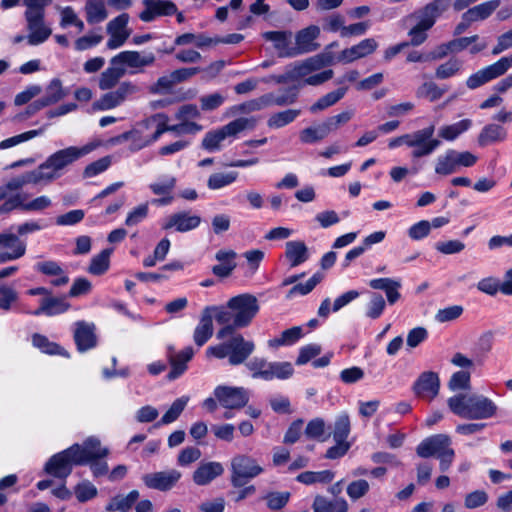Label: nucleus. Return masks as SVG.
Masks as SVG:
<instances>
[{"label": "nucleus", "mask_w": 512, "mask_h": 512, "mask_svg": "<svg viewBox=\"0 0 512 512\" xmlns=\"http://www.w3.org/2000/svg\"><path fill=\"white\" fill-rule=\"evenodd\" d=\"M155 55L152 52L141 53L138 51H122L111 58V64H119L121 67L141 71L145 67L155 63Z\"/></svg>", "instance_id": "nucleus-16"}, {"label": "nucleus", "mask_w": 512, "mask_h": 512, "mask_svg": "<svg viewBox=\"0 0 512 512\" xmlns=\"http://www.w3.org/2000/svg\"><path fill=\"white\" fill-rule=\"evenodd\" d=\"M130 133L131 150L138 151L154 143L146 119L138 123Z\"/></svg>", "instance_id": "nucleus-34"}, {"label": "nucleus", "mask_w": 512, "mask_h": 512, "mask_svg": "<svg viewBox=\"0 0 512 512\" xmlns=\"http://www.w3.org/2000/svg\"><path fill=\"white\" fill-rule=\"evenodd\" d=\"M259 309L257 298L249 293L230 298L226 305H215V320L222 325L217 332V338L225 339L236 329L249 326Z\"/></svg>", "instance_id": "nucleus-1"}, {"label": "nucleus", "mask_w": 512, "mask_h": 512, "mask_svg": "<svg viewBox=\"0 0 512 512\" xmlns=\"http://www.w3.org/2000/svg\"><path fill=\"white\" fill-rule=\"evenodd\" d=\"M350 433V419L347 414L337 417L334 425L333 438L335 441H346Z\"/></svg>", "instance_id": "nucleus-63"}, {"label": "nucleus", "mask_w": 512, "mask_h": 512, "mask_svg": "<svg viewBox=\"0 0 512 512\" xmlns=\"http://www.w3.org/2000/svg\"><path fill=\"white\" fill-rule=\"evenodd\" d=\"M236 256L237 254L233 250H219L215 258L220 263L212 267L213 274L220 278L229 277L236 268Z\"/></svg>", "instance_id": "nucleus-32"}, {"label": "nucleus", "mask_w": 512, "mask_h": 512, "mask_svg": "<svg viewBox=\"0 0 512 512\" xmlns=\"http://www.w3.org/2000/svg\"><path fill=\"white\" fill-rule=\"evenodd\" d=\"M129 22V15L123 13L107 24V32L110 38L107 42L109 49H117L122 46L128 39L130 33L127 30V24Z\"/></svg>", "instance_id": "nucleus-19"}, {"label": "nucleus", "mask_w": 512, "mask_h": 512, "mask_svg": "<svg viewBox=\"0 0 512 512\" xmlns=\"http://www.w3.org/2000/svg\"><path fill=\"white\" fill-rule=\"evenodd\" d=\"M506 138L507 131L504 127L498 124H487L478 135V144L484 147L492 143L505 141Z\"/></svg>", "instance_id": "nucleus-39"}, {"label": "nucleus", "mask_w": 512, "mask_h": 512, "mask_svg": "<svg viewBox=\"0 0 512 512\" xmlns=\"http://www.w3.org/2000/svg\"><path fill=\"white\" fill-rule=\"evenodd\" d=\"M319 34L320 29L315 25L308 26L298 31L295 35L294 46V51L297 52V56L316 51L319 48V44L316 42Z\"/></svg>", "instance_id": "nucleus-26"}, {"label": "nucleus", "mask_w": 512, "mask_h": 512, "mask_svg": "<svg viewBox=\"0 0 512 512\" xmlns=\"http://www.w3.org/2000/svg\"><path fill=\"white\" fill-rule=\"evenodd\" d=\"M445 92V89L440 88L436 83L430 81L423 83L417 89L416 95L419 98H426L430 102H434L440 99Z\"/></svg>", "instance_id": "nucleus-59"}, {"label": "nucleus", "mask_w": 512, "mask_h": 512, "mask_svg": "<svg viewBox=\"0 0 512 512\" xmlns=\"http://www.w3.org/2000/svg\"><path fill=\"white\" fill-rule=\"evenodd\" d=\"M511 67L512 57H502L497 62L469 76L466 81V85L470 89H476L485 83L504 75Z\"/></svg>", "instance_id": "nucleus-14"}, {"label": "nucleus", "mask_w": 512, "mask_h": 512, "mask_svg": "<svg viewBox=\"0 0 512 512\" xmlns=\"http://www.w3.org/2000/svg\"><path fill=\"white\" fill-rule=\"evenodd\" d=\"M347 87H340L320 97L309 110L311 113H318L338 103L346 94Z\"/></svg>", "instance_id": "nucleus-44"}, {"label": "nucleus", "mask_w": 512, "mask_h": 512, "mask_svg": "<svg viewBox=\"0 0 512 512\" xmlns=\"http://www.w3.org/2000/svg\"><path fill=\"white\" fill-rule=\"evenodd\" d=\"M268 107V98L265 95H262L259 98L249 100L242 104L235 105L230 108V111L233 115L239 113H252L256 111H260Z\"/></svg>", "instance_id": "nucleus-54"}, {"label": "nucleus", "mask_w": 512, "mask_h": 512, "mask_svg": "<svg viewBox=\"0 0 512 512\" xmlns=\"http://www.w3.org/2000/svg\"><path fill=\"white\" fill-rule=\"evenodd\" d=\"M70 308V304L65 300V298L61 297H53L47 295L40 301V306L33 312L32 315H46V316H55L58 314H62L66 312Z\"/></svg>", "instance_id": "nucleus-31"}, {"label": "nucleus", "mask_w": 512, "mask_h": 512, "mask_svg": "<svg viewBox=\"0 0 512 512\" xmlns=\"http://www.w3.org/2000/svg\"><path fill=\"white\" fill-rule=\"evenodd\" d=\"M268 373L269 381L274 378L284 380L293 375L294 369L290 362H271Z\"/></svg>", "instance_id": "nucleus-61"}, {"label": "nucleus", "mask_w": 512, "mask_h": 512, "mask_svg": "<svg viewBox=\"0 0 512 512\" xmlns=\"http://www.w3.org/2000/svg\"><path fill=\"white\" fill-rule=\"evenodd\" d=\"M28 195L15 193L0 205V215L8 214L16 209L26 212H40L49 208L52 204L48 196L42 195L31 201H27Z\"/></svg>", "instance_id": "nucleus-11"}, {"label": "nucleus", "mask_w": 512, "mask_h": 512, "mask_svg": "<svg viewBox=\"0 0 512 512\" xmlns=\"http://www.w3.org/2000/svg\"><path fill=\"white\" fill-rule=\"evenodd\" d=\"M112 251V249H104L99 254L95 255L91 259L88 272L97 276L104 274L109 269Z\"/></svg>", "instance_id": "nucleus-52"}, {"label": "nucleus", "mask_w": 512, "mask_h": 512, "mask_svg": "<svg viewBox=\"0 0 512 512\" xmlns=\"http://www.w3.org/2000/svg\"><path fill=\"white\" fill-rule=\"evenodd\" d=\"M369 287L374 290H382L385 292L387 302L394 305L401 298L399 290L402 287L401 280L394 278H375L368 283Z\"/></svg>", "instance_id": "nucleus-29"}, {"label": "nucleus", "mask_w": 512, "mask_h": 512, "mask_svg": "<svg viewBox=\"0 0 512 512\" xmlns=\"http://www.w3.org/2000/svg\"><path fill=\"white\" fill-rule=\"evenodd\" d=\"M301 113L299 109H287L273 113L267 120V125L272 129L282 128L292 123Z\"/></svg>", "instance_id": "nucleus-48"}, {"label": "nucleus", "mask_w": 512, "mask_h": 512, "mask_svg": "<svg viewBox=\"0 0 512 512\" xmlns=\"http://www.w3.org/2000/svg\"><path fill=\"white\" fill-rule=\"evenodd\" d=\"M462 65V61L459 59H450L436 68L435 77L437 79L453 77L461 71Z\"/></svg>", "instance_id": "nucleus-60"}, {"label": "nucleus", "mask_w": 512, "mask_h": 512, "mask_svg": "<svg viewBox=\"0 0 512 512\" xmlns=\"http://www.w3.org/2000/svg\"><path fill=\"white\" fill-rule=\"evenodd\" d=\"M145 9L139 14L143 22H151L158 16H169L177 13L176 5L169 0H143Z\"/></svg>", "instance_id": "nucleus-22"}, {"label": "nucleus", "mask_w": 512, "mask_h": 512, "mask_svg": "<svg viewBox=\"0 0 512 512\" xmlns=\"http://www.w3.org/2000/svg\"><path fill=\"white\" fill-rule=\"evenodd\" d=\"M180 478L181 473L176 469H171L145 474L143 475L142 480L150 489L168 491L176 485Z\"/></svg>", "instance_id": "nucleus-17"}, {"label": "nucleus", "mask_w": 512, "mask_h": 512, "mask_svg": "<svg viewBox=\"0 0 512 512\" xmlns=\"http://www.w3.org/2000/svg\"><path fill=\"white\" fill-rule=\"evenodd\" d=\"M285 257L291 268L297 267L309 259L308 247L303 241H288L285 244Z\"/></svg>", "instance_id": "nucleus-33"}, {"label": "nucleus", "mask_w": 512, "mask_h": 512, "mask_svg": "<svg viewBox=\"0 0 512 512\" xmlns=\"http://www.w3.org/2000/svg\"><path fill=\"white\" fill-rule=\"evenodd\" d=\"M98 145V143L90 142L82 147L69 146L48 156L47 159L36 168L43 181V185H48L60 178L68 166L91 153Z\"/></svg>", "instance_id": "nucleus-3"}, {"label": "nucleus", "mask_w": 512, "mask_h": 512, "mask_svg": "<svg viewBox=\"0 0 512 512\" xmlns=\"http://www.w3.org/2000/svg\"><path fill=\"white\" fill-rule=\"evenodd\" d=\"M330 134L325 123L315 127H307L300 132L299 138L302 143L313 144L326 138Z\"/></svg>", "instance_id": "nucleus-50"}, {"label": "nucleus", "mask_w": 512, "mask_h": 512, "mask_svg": "<svg viewBox=\"0 0 512 512\" xmlns=\"http://www.w3.org/2000/svg\"><path fill=\"white\" fill-rule=\"evenodd\" d=\"M257 125L255 117H239L220 128L208 131L202 139V148L209 151L221 150L223 143H231L244 131L253 130Z\"/></svg>", "instance_id": "nucleus-6"}, {"label": "nucleus", "mask_w": 512, "mask_h": 512, "mask_svg": "<svg viewBox=\"0 0 512 512\" xmlns=\"http://www.w3.org/2000/svg\"><path fill=\"white\" fill-rule=\"evenodd\" d=\"M440 388L439 376L435 372L422 373L413 385L414 393L423 399L431 401L434 399Z\"/></svg>", "instance_id": "nucleus-20"}, {"label": "nucleus", "mask_w": 512, "mask_h": 512, "mask_svg": "<svg viewBox=\"0 0 512 512\" xmlns=\"http://www.w3.org/2000/svg\"><path fill=\"white\" fill-rule=\"evenodd\" d=\"M370 489L369 483L364 479L352 481L346 489L347 495L353 501L364 497Z\"/></svg>", "instance_id": "nucleus-64"}, {"label": "nucleus", "mask_w": 512, "mask_h": 512, "mask_svg": "<svg viewBox=\"0 0 512 512\" xmlns=\"http://www.w3.org/2000/svg\"><path fill=\"white\" fill-rule=\"evenodd\" d=\"M262 37L266 41L273 43L279 57L297 56V52L294 51V46H291V31H267L262 34Z\"/></svg>", "instance_id": "nucleus-27"}, {"label": "nucleus", "mask_w": 512, "mask_h": 512, "mask_svg": "<svg viewBox=\"0 0 512 512\" xmlns=\"http://www.w3.org/2000/svg\"><path fill=\"white\" fill-rule=\"evenodd\" d=\"M331 63V59L323 54L309 57L305 60L295 62L289 66V77L292 81H301L303 86L305 79L312 73L317 72Z\"/></svg>", "instance_id": "nucleus-13"}, {"label": "nucleus", "mask_w": 512, "mask_h": 512, "mask_svg": "<svg viewBox=\"0 0 512 512\" xmlns=\"http://www.w3.org/2000/svg\"><path fill=\"white\" fill-rule=\"evenodd\" d=\"M348 507L344 498L328 499L322 495H316L312 503L313 512H347Z\"/></svg>", "instance_id": "nucleus-35"}, {"label": "nucleus", "mask_w": 512, "mask_h": 512, "mask_svg": "<svg viewBox=\"0 0 512 512\" xmlns=\"http://www.w3.org/2000/svg\"><path fill=\"white\" fill-rule=\"evenodd\" d=\"M435 126L430 125L426 128L408 133V147L413 148L412 158H421L432 154L440 145L438 138H433Z\"/></svg>", "instance_id": "nucleus-9"}, {"label": "nucleus", "mask_w": 512, "mask_h": 512, "mask_svg": "<svg viewBox=\"0 0 512 512\" xmlns=\"http://www.w3.org/2000/svg\"><path fill=\"white\" fill-rule=\"evenodd\" d=\"M223 466L219 462H208L200 465L193 474V481L197 485H206L223 473Z\"/></svg>", "instance_id": "nucleus-36"}, {"label": "nucleus", "mask_w": 512, "mask_h": 512, "mask_svg": "<svg viewBox=\"0 0 512 512\" xmlns=\"http://www.w3.org/2000/svg\"><path fill=\"white\" fill-rule=\"evenodd\" d=\"M87 22L100 23L107 18V11L103 0H87L85 5Z\"/></svg>", "instance_id": "nucleus-47"}, {"label": "nucleus", "mask_w": 512, "mask_h": 512, "mask_svg": "<svg viewBox=\"0 0 512 512\" xmlns=\"http://www.w3.org/2000/svg\"><path fill=\"white\" fill-rule=\"evenodd\" d=\"M52 0H23L26 7L24 18L26 21V41L30 46H38L49 39L52 29L45 22V10Z\"/></svg>", "instance_id": "nucleus-5"}, {"label": "nucleus", "mask_w": 512, "mask_h": 512, "mask_svg": "<svg viewBox=\"0 0 512 512\" xmlns=\"http://www.w3.org/2000/svg\"><path fill=\"white\" fill-rule=\"evenodd\" d=\"M335 477L331 470L323 471H305L297 475L296 480L305 485H313L316 483L327 484L330 483Z\"/></svg>", "instance_id": "nucleus-45"}, {"label": "nucleus", "mask_w": 512, "mask_h": 512, "mask_svg": "<svg viewBox=\"0 0 512 512\" xmlns=\"http://www.w3.org/2000/svg\"><path fill=\"white\" fill-rule=\"evenodd\" d=\"M324 279V274L321 272L315 273L310 279H308L305 283L295 284L288 293L289 297H293L295 295H307L310 293L317 284H319Z\"/></svg>", "instance_id": "nucleus-57"}, {"label": "nucleus", "mask_w": 512, "mask_h": 512, "mask_svg": "<svg viewBox=\"0 0 512 512\" xmlns=\"http://www.w3.org/2000/svg\"><path fill=\"white\" fill-rule=\"evenodd\" d=\"M146 124L150 129L155 127L154 132H150L152 139L156 142L165 132L175 133L174 125H169V117L165 113H157L146 118Z\"/></svg>", "instance_id": "nucleus-42"}, {"label": "nucleus", "mask_w": 512, "mask_h": 512, "mask_svg": "<svg viewBox=\"0 0 512 512\" xmlns=\"http://www.w3.org/2000/svg\"><path fill=\"white\" fill-rule=\"evenodd\" d=\"M65 93L63 91L62 83L59 79H53L46 87L45 94L42 98L36 100L30 105V109L38 111L46 106L52 105L63 99Z\"/></svg>", "instance_id": "nucleus-30"}, {"label": "nucleus", "mask_w": 512, "mask_h": 512, "mask_svg": "<svg viewBox=\"0 0 512 512\" xmlns=\"http://www.w3.org/2000/svg\"><path fill=\"white\" fill-rule=\"evenodd\" d=\"M215 313V305L207 306L202 310L199 323L193 333V339L197 346H203L212 337Z\"/></svg>", "instance_id": "nucleus-23"}, {"label": "nucleus", "mask_w": 512, "mask_h": 512, "mask_svg": "<svg viewBox=\"0 0 512 512\" xmlns=\"http://www.w3.org/2000/svg\"><path fill=\"white\" fill-rule=\"evenodd\" d=\"M213 394L225 410H240L247 406L250 399V393L244 387L219 385Z\"/></svg>", "instance_id": "nucleus-10"}, {"label": "nucleus", "mask_w": 512, "mask_h": 512, "mask_svg": "<svg viewBox=\"0 0 512 512\" xmlns=\"http://www.w3.org/2000/svg\"><path fill=\"white\" fill-rule=\"evenodd\" d=\"M99 439L96 437L87 438L83 444H73L67 449L54 454L45 464L47 474L66 479L72 472L74 465H86L92 458L106 453L99 449Z\"/></svg>", "instance_id": "nucleus-2"}, {"label": "nucleus", "mask_w": 512, "mask_h": 512, "mask_svg": "<svg viewBox=\"0 0 512 512\" xmlns=\"http://www.w3.org/2000/svg\"><path fill=\"white\" fill-rule=\"evenodd\" d=\"M455 150L449 149L445 154L438 156L435 165V172L439 175H450L457 171Z\"/></svg>", "instance_id": "nucleus-51"}, {"label": "nucleus", "mask_w": 512, "mask_h": 512, "mask_svg": "<svg viewBox=\"0 0 512 512\" xmlns=\"http://www.w3.org/2000/svg\"><path fill=\"white\" fill-rule=\"evenodd\" d=\"M303 336V330L300 326H294L284 330L279 337L268 340L267 345L272 349L281 346H291L300 340Z\"/></svg>", "instance_id": "nucleus-43"}, {"label": "nucleus", "mask_w": 512, "mask_h": 512, "mask_svg": "<svg viewBox=\"0 0 512 512\" xmlns=\"http://www.w3.org/2000/svg\"><path fill=\"white\" fill-rule=\"evenodd\" d=\"M238 177L235 171L227 173H214L209 176L207 186L211 190H218L234 183Z\"/></svg>", "instance_id": "nucleus-56"}, {"label": "nucleus", "mask_w": 512, "mask_h": 512, "mask_svg": "<svg viewBox=\"0 0 512 512\" xmlns=\"http://www.w3.org/2000/svg\"><path fill=\"white\" fill-rule=\"evenodd\" d=\"M42 132H43L42 129L30 130V131L21 133L19 135H15L10 138H7L0 142V150H5L8 148L14 147L18 144H21L23 142L29 141V140L41 135Z\"/></svg>", "instance_id": "nucleus-62"}, {"label": "nucleus", "mask_w": 512, "mask_h": 512, "mask_svg": "<svg viewBox=\"0 0 512 512\" xmlns=\"http://www.w3.org/2000/svg\"><path fill=\"white\" fill-rule=\"evenodd\" d=\"M139 498V492L132 490L128 495H117L106 506L107 511L128 512Z\"/></svg>", "instance_id": "nucleus-46"}, {"label": "nucleus", "mask_w": 512, "mask_h": 512, "mask_svg": "<svg viewBox=\"0 0 512 512\" xmlns=\"http://www.w3.org/2000/svg\"><path fill=\"white\" fill-rule=\"evenodd\" d=\"M271 362L264 358L255 357L246 363L247 368L252 372L253 378H260L269 381V368Z\"/></svg>", "instance_id": "nucleus-58"}, {"label": "nucleus", "mask_w": 512, "mask_h": 512, "mask_svg": "<svg viewBox=\"0 0 512 512\" xmlns=\"http://www.w3.org/2000/svg\"><path fill=\"white\" fill-rule=\"evenodd\" d=\"M32 344L34 347L38 348L41 352L46 354H58L64 355L66 357L69 356L62 347L54 342H51L46 336L39 333H34L32 335Z\"/></svg>", "instance_id": "nucleus-49"}, {"label": "nucleus", "mask_w": 512, "mask_h": 512, "mask_svg": "<svg viewBox=\"0 0 512 512\" xmlns=\"http://www.w3.org/2000/svg\"><path fill=\"white\" fill-rule=\"evenodd\" d=\"M139 87L131 81H123L117 89L102 95L95 103L94 108L100 111L111 110L120 106L127 99L137 94Z\"/></svg>", "instance_id": "nucleus-12"}, {"label": "nucleus", "mask_w": 512, "mask_h": 512, "mask_svg": "<svg viewBox=\"0 0 512 512\" xmlns=\"http://www.w3.org/2000/svg\"><path fill=\"white\" fill-rule=\"evenodd\" d=\"M189 401L188 396H182L180 398H177L170 408L167 410V412L162 416L161 420L155 425L156 427H159L160 425H167L170 423H173L178 419L180 414L185 409L187 403Z\"/></svg>", "instance_id": "nucleus-53"}, {"label": "nucleus", "mask_w": 512, "mask_h": 512, "mask_svg": "<svg viewBox=\"0 0 512 512\" xmlns=\"http://www.w3.org/2000/svg\"><path fill=\"white\" fill-rule=\"evenodd\" d=\"M200 223V216L181 211L168 216L163 222L162 228L164 230L175 229L177 232L184 233L197 228Z\"/></svg>", "instance_id": "nucleus-21"}, {"label": "nucleus", "mask_w": 512, "mask_h": 512, "mask_svg": "<svg viewBox=\"0 0 512 512\" xmlns=\"http://www.w3.org/2000/svg\"><path fill=\"white\" fill-rule=\"evenodd\" d=\"M26 253V243L11 232L0 233V264L17 260Z\"/></svg>", "instance_id": "nucleus-15"}, {"label": "nucleus", "mask_w": 512, "mask_h": 512, "mask_svg": "<svg viewBox=\"0 0 512 512\" xmlns=\"http://www.w3.org/2000/svg\"><path fill=\"white\" fill-rule=\"evenodd\" d=\"M500 4V0L483 2L464 12V18L472 22L483 21L490 17Z\"/></svg>", "instance_id": "nucleus-37"}, {"label": "nucleus", "mask_w": 512, "mask_h": 512, "mask_svg": "<svg viewBox=\"0 0 512 512\" xmlns=\"http://www.w3.org/2000/svg\"><path fill=\"white\" fill-rule=\"evenodd\" d=\"M228 337L230 338L227 341L208 347L206 355L218 359L228 357L229 363L234 366L244 363L255 350L254 342L245 340L241 334L235 332Z\"/></svg>", "instance_id": "nucleus-7"}, {"label": "nucleus", "mask_w": 512, "mask_h": 512, "mask_svg": "<svg viewBox=\"0 0 512 512\" xmlns=\"http://www.w3.org/2000/svg\"><path fill=\"white\" fill-rule=\"evenodd\" d=\"M449 409L457 416L465 419L482 420L496 415L497 405L483 395L458 394L447 401Z\"/></svg>", "instance_id": "nucleus-4"}, {"label": "nucleus", "mask_w": 512, "mask_h": 512, "mask_svg": "<svg viewBox=\"0 0 512 512\" xmlns=\"http://www.w3.org/2000/svg\"><path fill=\"white\" fill-rule=\"evenodd\" d=\"M378 47L375 39L367 38L358 44L342 50L338 56V61L343 63H351L360 58H364L372 54Z\"/></svg>", "instance_id": "nucleus-28"}, {"label": "nucleus", "mask_w": 512, "mask_h": 512, "mask_svg": "<svg viewBox=\"0 0 512 512\" xmlns=\"http://www.w3.org/2000/svg\"><path fill=\"white\" fill-rule=\"evenodd\" d=\"M472 127V120L463 119L449 125H443L438 129V137L452 142Z\"/></svg>", "instance_id": "nucleus-40"}, {"label": "nucleus", "mask_w": 512, "mask_h": 512, "mask_svg": "<svg viewBox=\"0 0 512 512\" xmlns=\"http://www.w3.org/2000/svg\"><path fill=\"white\" fill-rule=\"evenodd\" d=\"M74 329V341L79 352H86L97 345L95 325L85 321H77Z\"/></svg>", "instance_id": "nucleus-24"}, {"label": "nucleus", "mask_w": 512, "mask_h": 512, "mask_svg": "<svg viewBox=\"0 0 512 512\" xmlns=\"http://www.w3.org/2000/svg\"><path fill=\"white\" fill-rule=\"evenodd\" d=\"M32 184V185H43V181L38 174L37 169L25 172L21 175H18L16 177L11 178L8 180L5 185L7 186L8 190L11 192L19 193L18 191L21 190L24 186Z\"/></svg>", "instance_id": "nucleus-41"}, {"label": "nucleus", "mask_w": 512, "mask_h": 512, "mask_svg": "<svg viewBox=\"0 0 512 512\" xmlns=\"http://www.w3.org/2000/svg\"><path fill=\"white\" fill-rule=\"evenodd\" d=\"M166 356L171 366L168 379L175 380L187 370V363L193 358L194 349L186 347L177 352L173 346H168Z\"/></svg>", "instance_id": "nucleus-18"}, {"label": "nucleus", "mask_w": 512, "mask_h": 512, "mask_svg": "<svg viewBox=\"0 0 512 512\" xmlns=\"http://www.w3.org/2000/svg\"><path fill=\"white\" fill-rule=\"evenodd\" d=\"M451 445V439L445 434H436L425 438L416 448L417 455L422 458L438 456Z\"/></svg>", "instance_id": "nucleus-25"}, {"label": "nucleus", "mask_w": 512, "mask_h": 512, "mask_svg": "<svg viewBox=\"0 0 512 512\" xmlns=\"http://www.w3.org/2000/svg\"><path fill=\"white\" fill-rule=\"evenodd\" d=\"M263 472L256 459L246 454H237L231 459V484L243 487Z\"/></svg>", "instance_id": "nucleus-8"}, {"label": "nucleus", "mask_w": 512, "mask_h": 512, "mask_svg": "<svg viewBox=\"0 0 512 512\" xmlns=\"http://www.w3.org/2000/svg\"><path fill=\"white\" fill-rule=\"evenodd\" d=\"M126 72V69L119 64L110 63V66L100 74L98 80L99 88L103 91L114 88Z\"/></svg>", "instance_id": "nucleus-38"}, {"label": "nucleus", "mask_w": 512, "mask_h": 512, "mask_svg": "<svg viewBox=\"0 0 512 512\" xmlns=\"http://www.w3.org/2000/svg\"><path fill=\"white\" fill-rule=\"evenodd\" d=\"M386 301L380 293H372L366 305L365 315L370 319H378L384 312Z\"/></svg>", "instance_id": "nucleus-55"}]
</instances>
